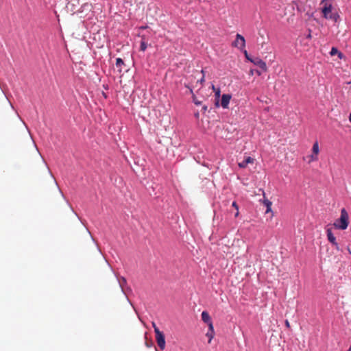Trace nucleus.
Returning a JSON list of instances; mask_svg holds the SVG:
<instances>
[{
	"instance_id": "obj_1",
	"label": "nucleus",
	"mask_w": 351,
	"mask_h": 351,
	"mask_svg": "<svg viewBox=\"0 0 351 351\" xmlns=\"http://www.w3.org/2000/svg\"><path fill=\"white\" fill-rule=\"evenodd\" d=\"M349 225V215L346 208H343L341 210L340 217L335 220L333 223V226L338 230H344L347 229Z\"/></svg>"
},
{
	"instance_id": "obj_2",
	"label": "nucleus",
	"mask_w": 351,
	"mask_h": 351,
	"mask_svg": "<svg viewBox=\"0 0 351 351\" xmlns=\"http://www.w3.org/2000/svg\"><path fill=\"white\" fill-rule=\"evenodd\" d=\"M332 6L322 7L321 11L324 19L337 22L339 19V15L337 12L332 13Z\"/></svg>"
},
{
	"instance_id": "obj_3",
	"label": "nucleus",
	"mask_w": 351,
	"mask_h": 351,
	"mask_svg": "<svg viewBox=\"0 0 351 351\" xmlns=\"http://www.w3.org/2000/svg\"><path fill=\"white\" fill-rule=\"evenodd\" d=\"M319 146L318 141L314 142L312 147V153L308 156V163L317 161L319 159Z\"/></svg>"
},
{
	"instance_id": "obj_4",
	"label": "nucleus",
	"mask_w": 351,
	"mask_h": 351,
	"mask_svg": "<svg viewBox=\"0 0 351 351\" xmlns=\"http://www.w3.org/2000/svg\"><path fill=\"white\" fill-rule=\"evenodd\" d=\"M232 47H234L241 50H244L245 47V40L243 36L239 34L236 35V38L232 44Z\"/></svg>"
},
{
	"instance_id": "obj_5",
	"label": "nucleus",
	"mask_w": 351,
	"mask_h": 351,
	"mask_svg": "<svg viewBox=\"0 0 351 351\" xmlns=\"http://www.w3.org/2000/svg\"><path fill=\"white\" fill-rule=\"evenodd\" d=\"M155 337L158 347L163 350L165 348V339L164 334L160 330L156 329Z\"/></svg>"
},
{
	"instance_id": "obj_6",
	"label": "nucleus",
	"mask_w": 351,
	"mask_h": 351,
	"mask_svg": "<svg viewBox=\"0 0 351 351\" xmlns=\"http://www.w3.org/2000/svg\"><path fill=\"white\" fill-rule=\"evenodd\" d=\"M271 206L272 202L265 197V206L266 207L265 215H269L266 219L267 221H271L274 216V212L271 209Z\"/></svg>"
},
{
	"instance_id": "obj_7",
	"label": "nucleus",
	"mask_w": 351,
	"mask_h": 351,
	"mask_svg": "<svg viewBox=\"0 0 351 351\" xmlns=\"http://www.w3.org/2000/svg\"><path fill=\"white\" fill-rule=\"evenodd\" d=\"M326 236L328 241L335 247L337 250H339V243L337 242L336 237L334 236L330 228L326 229Z\"/></svg>"
},
{
	"instance_id": "obj_8",
	"label": "nucleus",
	"mask_w": 351,
	"mask_h": 351,
	"mask_svg": "<svg viewBox=\"0 0 351 351\" xmlns=\"http://www.w3.org/2000/svg\"><path fill=\"white\" fill-rule=\"evenodd\" d=\"M230 99H231L230 95L223 94L221 97V106L223 108H228Z\"/></svg>"
},
{
	"instance_id": "obj_9",
	"label": "nucleus",
	"mask_w": 351,
	"mask_h": 351,
	"mask_svg": "<svg viewBox=\"0 0 351 351\" xmlns=\"http://www.w3.org/2000/svg\"><path fill=\"white\" fill-rule=\"evenodd\" d=\"M253 160H254L253 158H252L251 157L248 156L245 160H243V161L239 162L238 165H239V167L245 168V167H247L248 163L253 162Z\"/></svg>"
},
{
	"instance_id": "obj_10",
	"label": "nucleus",
	"mask_w": 351,
	"mask_h": 351,
	"mask_svg": "<svg viewBox=\"0 0 351 351\" xmlns=\"http://www.w3.org/2000/svg\"><path fill=\"white\" fill-rule=\"evenodd\" d=\"M201 316H202V319L204 323L207 324L210 322H212L211 317L207 311H203L202 313Z\"/></svg>"
},
{
	"instance_id": "obj_11",
	"label": "nucleus",
	"mask_w": 351,
	"mask_h": 351,
	"mask_svg": "<svg viewBox=\"0 0 351 351\" xmlns=\"http://www.w3.org/2000/svg\"><path fill=\"white\" fill-rule=\"evenodd\" d=\"M124 65V62L121 58H117L116 59V66L118 69V71L121 73L122 71V66Z\"/></svg>"
},
{
	"instance_id": "obj_12",
	"label": "nucleus",
	"mask_w": 351,
	"mask_h": 351,
	"mask_svg": "<svg viewBox=\"0 0 351 351\" xmlns=\"http://www.w3.org/2000/svg\"><path fill=\"white\" fill-rule=\"evenodd\" d=\"M320 4L323 5L322 7L332 6V0H321Z\"/></svg>"
},
{
	"instance_id": "obj_13",
	"label": "nucleus",
	"mask_w": 351,
	"mask_h": 351,
	"mask_svg": "<svg viewBox=\"0 0 351 351\" xmlns=\"http://www.w3.org/2000/svg\"><path fill=\"white\" fill-rule=\"evenodd\" d=\"M147 47V43L145 41L144 37H143L142 40L141 41L140 49L142 51H145Z\"/></svg>"
},
{
	"instance_id": "obj_14",
	"label": "nucleus",
	"mask_w": 351,
	"mask_h": 351,
	"mask_svg": "<svg viewBox=\"0 0 351 351\" xmlns=\"http://www.w3.org/2000/svg\"><path fill=\"white\" fill-rule=\"evenodd\" d=\"M215 332L208 331L206 332V336L208 338V343H210L211 340L213 339Z\"/></svg>"
},
{
	"instance_id": "obj_15",
	"label": "nucleus",
	"mask_w": 351,
	"mask_h": 351,
	"mask_svg": "<svg viewBox=\"0 0 351 351\" xmlns=\"http://www.w3.org/2000/svg\"><path fill=\"white\" fill-rule=\"evenodd\" d=\"M337 53H339V57L341 58L342 53L341 52H339L337 48L332 47L330 51V55L333 56V55L336 54Z\"/></svg>"
},
{
	"instance_id": "obj_16",
	"label": "nucleus",
	"mask_w": 351,
	"mask_h": 351,
	"mask_svg": "<svg viewBox=\"0 0 351 351\" xmlns=\"http://www.w3.org/2000/svg\"><path fill=\"white\" fill-rule=\"evenodd\" d=\"M232 207H234L237 210V213H235L234 216L237 217L239 216V206L237 205L236 202H233L232 204Z\"/></svg>"
},
{
	"instance_id": "obj_17",
	"label": "nucleus",
	"mask_w": 351,
	"mask_h": 351,
	"mask_svg": "<svg viewBox=\"0 0 351 351\" xmlns=\"http://www.w3.org/2000/svg\"><path fill=\"white\" fill-rule=\"evenodd\" d=\"M207 325L208 326V331L215 332L213 322L207 323Z\"/></svg>"
},
{
	"instance_id": "obj_18",
	"label": "nucleus",
	"mask_w": 351,
	"mask_h": 351,
	"mask_svg": "<svg viewBox=\"0 0 351 351\" xmlns=\"http://www.w3.org/2000/svg\"><path fill=\"white\" fill-rule=\"evenodd\" d=\"M241 51L242 52H243V53H244V55H245V58H246L248 60H250V61H251V62H253V60H252V59H251V58H250L249 54H248L247 51L245 50V48H244V50H241Z\"/></svg>"
},
{
	"instance_id": "obj_19",
	"label": "nucleus",
	"mask_w": 351,
	"mask_h": 351,
	"mask_svg": "<svg viewBox=\"0 0 351 351\" xmlns=\"http://www.w3.org/2000/svg\"><path fill=\"white\" fill-rule=\"evenodd\" d=\"M241 51L242 52H243V53H244V55H245V58H246L248 60H250V61H251V62H253V60H252V59H251V58H250L249 54H248L247 51L245 50V48H244V50H241Z\"/></svg>"
},
{
	"instance_id": "obj_20",
	"label": "nucleus",
	"mask_w": 351,
	"mask_h": 351,
	"mask_svg": "<svg viewBox=\"0 0 351 351\" xmlns=\"http://www.w3.org/2000/svg\"><path fill=\"white\" fill-rule=\"evenodd\" d=\"M193 102L195 103V105H197V106L200 105V104H201V103H202L200 101H199V100L197 99V97H196L194 95H193Z\"/></svg>"
},
{
	"instance_id": "obj_21",
	"label": "nucleus",
	"mask_w": 351,
	"mask_h": 351,
	"mask_svg": "<svg viewBox=\"0 0 351 351\" xmlns=\"http://www.w3.org/2000/svg\"><path fill=\"white\" fill-rule=\"evenodd\" d=\"M255 64H263V62H262V60L259 58H255L254 60H253V62Z\"/></svg>"
},
{
	"instance_id": "obj_22",
	"label": "nucleus",
	"mask_w": 351,
	"mask_h": 351,
	"mask_svg": "<svg viewBox=\"0 0 351 351\" xmlns=\"http://www.w3.org/2000/svg\"><path fill=\"white\" fill-rule=\"evenodd\" d=\"M201 73L203 74V76L200 79L199 82H200L201 84H202L204 82V70H202Z\"/></svg>"
},
{
	"instance_id": "obj_23",
	"label": "nucleus",
	"mask_w": 351,
	"mask_h": 351,
	"mask_svg": "<svg viewBox=\"0 0 351 351\" xmlns=\"http://www.w3.org/2000/svg\"><path fill=\"white\" fill-rule=\"evenodd\" d=\"M285 324L287 328H290V323L288 319L285 321Z\"/></svg>"
},
{
	"instance_id": "obj_24",
	"label": "nucleus",
	"mask_w": 351,
	"mask_h": 351,
	"mask_svg": "<svg viewBox=\"0 0 351 351\" xmlns=\"http://www.w3.org/2000/svg\"><path fill=\"white\" fill-rule=\"evenodd\" d=\"M152 326H153V328L154 329V332L156 333V330H159V328L157 327V326H156L155 322H152Z\"/></svg>"
},
{
	"instance_id": "obj_25",
	"label": "nucleus",
	"mask_w": 351,
	"mask_h": 351,
	"mask_svg": "<svg viewBox=\"0 0 351 351\" xmlns=\"http://www.w3.org/2000/svg\"><path fill=\"white\" fill-rule=\"evenodd\" d=\"M312 38V35H311V30L309 29V32L308 34L306 35V38L308 39H311Z\"/></svg>"
},
{
	"instance_id": "obj_26",
	"label": "nucleus",
	"mask_w": 351,
	"mask_h": 351,
	"mask_svg": "<svg viewBox=\"0 0 351 351\" xmlns=\"http://www.w3.org/2000/svg\"><path fill=\"white\" fill-rule=\"evenodd\" d=\"M215 95H216L217 97H219V95H220V89L219 88H217V90L215 93Z\"/></svg>"
},
{
	"instance_id": "obj_27",
	"label": "nucleus",
	"mask_w": 351,
	"mask_h": 351,
	"mask_svg": "<svg viewBox=\"0 0 351 351\" xmlns=\"http://www.w3.org/2000/svg\"><path fill=\"white\" fill-rule=\"evenodd\" d=\"M206 110H207V106H204L202 107V111H203L204 112H205Z\"/></svg>"
},
{
	"instance_id": "obj_28",
	"label": "nucleus",
	"mask_w": 351,
	"mask_h": 351,
	"mask_svg": "<svg viewBox=\"0 0 351 351\" xmlns=\"http://www.w3.org/2000/svg\"><path fill=\"white\" fill-rule=\"evenodd\" d=\"M347 250H348V252L350 254H351V250H350V247H349V246H348V247H347Z\"/></svg>"
},
{
	"instance_id": "obj_29",
	"label": "nucleus",
	"mask_w": 351,
	"mask_h": 351,
	"mask_svg": "<svg viewBox=\"0 0 351 351\" xmlns=\"http://www.w3.org/2000/svg\"><path fill=\"white\" fill-rule=\"evenodd\" d=\"M195 116L197 118H198V117H199V112H196V113L195 114Z\"/></svg>"
},
{
	"instance_id": "obj_30",
	"label": "nucleus",
	"mask_w": 351,
	"mask_h": 351,
	"mask_svg": "<svg viewBox=\"0 0 351 351\" xmlns=\"http://www.w3.org/2000/svg\"><path fill=\"white\" fill-rule=\"evenodd\" d=\"M122 280L123 282H126V280L124 278H122Z\"/></svg>"
},
{
	"instance_id": "obj_31",
	"label": "nucleus",
	"mask_w": 351,
	"mask_h": 351,
	"mask_svg": "<svg viewBox=\"0 0 351 351\" xmlns=\"http://www.w3.org/2000/svg\"><path fill=\"white\" fill-rule=\"evenodd\" d=\"M212 87H213V89L215 90V86L213 85Z\"/></svg>"
}]
</instances>
